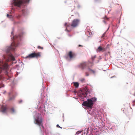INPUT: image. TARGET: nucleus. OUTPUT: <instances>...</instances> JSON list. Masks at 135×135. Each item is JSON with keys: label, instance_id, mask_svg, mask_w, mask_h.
Segmentation results:
<instances>
[{"label": "nucleus", "instance_id": "obj_2", "mask_svg": "<svg viewBox=\"0 0 135 135\" xmlns=\"http://www.w3.org/2000/svg\"><path fill=\"white\" fill-rule=\"evenodd\" d=\"M97 99L94 97L90 99H88L87 101L84 102L82 104V105L91 108L92 107L93 104V102L96 101Z\"/></svg>", "mask_w": 135, "mask_h": 135}, {"label": "nucleus", "instance_id": "obj_23", "mask_svg": "<svg viewBox=\"0 0 135 135\" xmlns=\"http://www.w3.org/2000/svg\"><path fill=\"white\" fill-rule=\"evenodd\" d=\"M56 126L57 127H58V128H62L58 124H57V125H56Z\"/></svg>", "mask_w": 135, "mask_h": 135}, {"label": "nucleus", "instance_id": "obj_16", "mask_svg": "<svg viewBox=\"0 0 135 135\" xmlns=\"http://www.w3.org/2000/svg\"><path fill=\"white\" fill-rule=\"evenodd\" d=\"M74 86H75V88H77L79 86V84L78 82H74Z\"/></svg>", "mask_w": 135, "mask_h": 135}, {"label": "nucleus", "instance_id": "obj_27", "mask_svg": "<svg viewBox=\"0 0 135 135\" xmlns=\"http://www.w3.org/2000/svg\"><path fill=\"white\" fill-rule=\"evenodd\" d=\"M22 102V100H20L19 101V103H21V102Z\"/></svg>", "mask_w": 135, "mask_h": 135}, {"label": "nucleus", "instance_id": "obj_21", "mask_svg": "<svg viewBox=\"0 0 135 135\" xmlns=\"http://www.w3.org/2000/svg\"><path fill=\"white\" fill-rule=\"evenodd\" d=\"M105 33H104L103 35L102 36V38H104V37L105 35Z\"/></svg>", "mask_w": 135, "mask_h": 135}, {"label": "nucleus", "instance_id": "obj_13", "mask_svg": "<svg viewBox=\"0 0 135 135\" xmlns=\"http://www.w3.org/2000/svg\"><path fill=\"white\" fill-rule=\"evenodd\" d=\"M82 131H78L75 134V135H83Z\"/></svg>", "mask_w": 135, "mask_h": 135}, {"label": "nucleus", "instance_id": "obj_14", "mask_svg": "<svg viewBox=\"0 0 135 135\" xmlns=\"http://www.w3.org/2000/svg\"><path fill=\"white\" fill-rule=\"evenodd\" d=\"M88 70L91 73H92L94 74H95V71L94 70L90 69L89 67L88 68Z\"/></svg>", "mask_w": 135, "mask_h": 135}, {"label": "nucleus", "instance_id": "obj_30", "mask_svg": "<svg viewBox=\"0 0 135 135\" xmlns=\"http://www.w3.org/2000/svg\"><path fill=\"white\" fill-rule=\"evenodd\" d=\"M103 22L105 23H106V22L105 20H103Z\"/></svg>", "mask_w": 135, "mask_h": 135}, {"label": "nucleus", "instance_id": "obj_8", "mask_svg": "<svg viewBox=\"0 0 135 135\" xmlns=\"http://www.w3.org/2000/svg\"><path fill=\"white\" fill-rule=\"evenodd\" d=\"M8 95L9 97V100H11L15 98V97L17 95V94L16 93L14 94L12 92H11L8 93Z\"/></svg>", "mask_w": 135, "mask_h": 135}, {"label": "nucleus", "instance_id": "obj_26", "mask_svg": "<svg viewBox=\"0 0 135 135\" xmlns=\"http://www.w3.org/2000/svg\"><path fill=\"white\" fill-rule=\"evenodd\" d=\"M78 46L79 47H82L83 46L81 45H78Z\"/></svg>", "mask_w": 135, "mask_h": 135}, {"label": "nucleus", "instance_id": "obj_33", "mask_svg": "<svg viewBox=\"0 0 135 135\" xmlns=\"http://www.w3.org/2000/svg\"><path fill=\"white\" fill-rule=\"evenodd\" d=\"M95 56L94 57V58H95Z\"/></svg>", "mask_w": 135, "mask_h": 135}, {"label": "nucleus", "instance_id": "obj_34", "mask_svg": "<svg viewBox=\"0 0 135 135\" xmlns=\"http://www.w3.org/2000/svg\"><path fill=\"white\" fill-rule=\"evenodd\" d=\"M73 15H72L71 16H73Z\"/></svg>", "mask_w": 135, "mask_h": 135}, {"label": "nucleus", "instance_id": "obj_15", "mask_svg": "<svg viewBox=\"0 0 135 135\" xmlns=\"http://www.w3.org/2000/svg\"><path fill=\"white\" fill-rule=\"evenodd\" d=\"M10 112L11 113H13L15 112V110L14 108L12 107L10 109Z\"/></svg>", "mask_w": 135, "mask_h": 135}, {"label": "nucleus", "instance_id": "obj_11", "mask_svg": "<svg viewBox=\"0 0 135 135\" xmlns=\"http://www.w3.org/2000/svg\"><path fill=\"white\" fill-rule=\"evenodd\" d=\"M105 50V49L102 48L101 46H99L97 50V52H103Z\"/></svg>", "mask_w": 135, "mask_h": 135}, {"label": "nucleus", "instance_id": "obj_22", "mask_svg": "<svg viewBox=\"0 0 135 135\" xmlns=\"http://www.w3.org/2000/svg\"><path fill=\"white\" fill-rule=\"evenodd\" d=\"M85 75L86 76H88L89 75V74L87 72H86L85 73Z\"/></svg>", "mask_w": 135, "mask_h": 135}, {"label": "nucleus", "instance_id": "obj_32", "mask_svg": "<svg viewBox=\"0 0 135 135\" xmlns=\"http://www.w3.org/2000/svg\"><path fill=\"white\" fill-rule=\"evenodd\" d=\"M93 57H92V59L93 60Z\"/></svg>", "mask_w": 135, "mask_h": 135}, {"label": "nucleus", "instance_id": "obj_24", "mask_svg": "<svg viewBox=\"0 0 135 135\" xmlns=\"http://www.w3.org/2000/svg\"><path fill=\"white\" fill-rule=\"evenodd\" d=\"M87 93L86 92H85V94H84V96L85 97H86V96H87Z\"/></svg>", "mask_w": 135, "mask_h": 135}, {"label": "nucleus", "instance_id": "obj_12", "mask_svg": "<svg viewBox=\"0 0 135 135\" xmlns=\"http://www.w3.org/2000/svg\"><path fill=\"white\" fill-rule=\"evenodd\" d=\"M64 26L66 27V29L65 30V31H66L67 32H69L71 31V30H69L68 29V27H69L70 25L67 23H65L64 24Z\"/></svg>", "mask_w": 135, "mask_h": 135}, {"label": "nucleus", "instance_id": "obj_19", "mask_svg": "<svg viewBox=\"0 0 135 135\" xmlns=\"http://www.w3.org/2000/svg\"><path fill=\"white\" fill-rule=\"evenodd\" d=\"M20 37V36H15L13 37V38L15 39L16 38H17L18 37Z\"/></svg>", "mask_w": 135, "mask_h": 135}, {"label": "nucleus", "instance_id": "obj_20", "mask_svg": "<svg viewBox=\"0 0 135 135\" xmlns=\"http://www.w3.org/2000/svg\"><path fill=\"white\" fill-rule=\"evenodd\" d=\"M21 17V15H18V16H17V18H20Z\"/></svg>", "mask_w": 135, "mask_h": 135}, {"label": "nucleus", "instance_id": "obj_29", "mask_svg": "<svg viewBox=\"0 0 135 135\" xmlns=\"http://www.w3.org/2000/svg\"><path fill=\"white\" fill-rule=\"evenodd\" d=\"M9 16L8 14H7V17H8Z\"/></svg>", "mask_w": 135, "mask_h": 135}, {"label": "nucleus", "instance_id": "obj_7", "mask_svg": "<svg viewBox=\"0 0 135 135\" xmlns=\"http://www.w3.org/2000/svg\"><path fill=\"white\" fill-rule=\"evenodd\" d=\"M40 56V52L36 53L34 52L28 55V56H27L26 58H33L34 57H37Z\"/></svg>", "mask_w": 135, "mask_h": 135}, {"label": "nucleus", "instance_id": "obj_25", "mask_svg": "<svg viewBox=\"0 0 135 135\" xmlns=\"http://www.w3.org/2000/svg\"><path fill=\"white\" fill-rule=\"evenodd\" d=\"M84 78L82 79H81V81H83L84 80Z\"/></svg>", "mask_w": 135, "mask_h": 135}, {"label": "nucleus", "instance_id": "obj_4", "mask_svg": "<svg viewBox=\"0 0 135 135\" xmlns=\"http://www.w3.org/2000/svg\"><path fill=\"white\" fill-rule=\"evenodd\" d=\"M34 123L35 124H37L40 127L41 126L42 127H43L42 120L41 115L39 114L36 118L35 119Z\"/></svg>", "mask_w": 135, "mask_h": 135}, {"label": "nucleus", "instance_id": "obj_10", "mask_svg": "<svg viewBox=\"0 0 135 135\" xmlns=\"http://www.w3.org/2000/svg\"><path fill=\"white\" fill-rule=\"evenodd\" d=\"M68 56L70 59L73 58L76 56V54L74 53L72 51H70L69 52Z\"/></svg>", "mask_w": 135, "mask_h": 135}, {"label": "nucleus", "instance_id": "obj_28", "mask_svg": "<svg viewBox=\"0 0 135 135\" xmlns=\"http://www.w3.org/2000/svg\"><path fill=\"white\" fill-rule=\"evenodd\" d=\"M115 77V76H112V77H111V78H114V77Z\"/></svg>", "mask_w": 135, "mask_h": 135}, {"label": "nucleus", "instance_id": "obj_31", "mask_svg": "<svg viewBox=\"0 0 135 135\" xmlns=\"http://www.w3.org/2000/svg\"><path fill=\"white\" fill-rule=\"evenodd\" d=\"M133 103H135V100H134V101H133Z\"/></svg>", "mask_w": 135, "mask_h": 135}, {"label": "nucleus", "instance_id": "obj_3", "mask_svg": "<svg viewBox=\"0 0 135 135\" xmlns=\"http://www.w3.org/2000/svg\"><path fill=\"white\" fill-rule=\"evenodd\" d=\"M29 1V0H13V2L15 6L20 7L22 4L28 3Z\"/></svg>", "mask_w": 135, "mask_h": 135}, {"label": "nucleus", "instance_id": "obj_6", "mask_svg": "<svg viewBox=\"0 0 135 135\" xmlns=\"http://www.w3.org/2000/svg\"><path fill=\"white\" fill-rule=\"evenodd\" d=\"M80 22V20L78 19H74L71 23V26L72 28H75L77 27Z\"/></svg>", "mask_w": 135, "mask_h": 135}, {"label": "nucleus", "instance_id": "obj_1", "mask_svg": "<svg viewBox=\"0 0 135 135\" xmlns=\"http://www.w3.org/2000/svg\"><path fill=\"white\" fill-rule=\"evenodd\" d=\"M18 46V44H16L15 41L13 42L11 46L8 47L6 51L7 55H4L3 56V58L4 59H6V62L4 63V61H0V74L1 73L2 70H7L8 68V65L7 62L9 61L10 60L14 61L15 60L14 57L13 56L12 54L10 52V51L11 50L13 51L15 49V48ZM1 79L0 76V80ZM4 85L2 83L0 84V88L3 87Z\"/></svg>", "mask_w": 135, "mask_h": 135}, {"label": "nucleus", "instance_id": "obj_18", "mask_svg": "<svg viewBox=\"0 0 135 135\" xmlns=\"http://www.w3.org/2000/svg\"><path fill=\"white\" fill-rule=\"evenodd\" d=\"M37 48L38 49H40L42 50L43 49V47H41L40 46H38Z\"/></svg>", "mask_w": 135, "mask_h": 135}, {"label": "nucleus", "instance_id": "obj_9", "mask_svg": "<svg viewBox=\"0 0 135 135\" xmlns=\"http://www.w3.org/2000/svg\"><path fill=\"white\" fill-rule=\"evenodd\" d=\"M7 108L6 105H2L1 108V112L3 113H7Z\"/></svg>", "mask_w": 135, "mask_h": 135}, {"label": "nucleus", "instance_id": "obj_17", "mask_svg": "<svg viewBox=\"0 0 135 135\" xmlns=\"http://www.w3.org/2000/svg\"><path fill=\"white\" fill-rule=\"evenodd\" d=\"M132 114V112H126V114L127 116H129V115L131 114Z\"/></svg>", "mask_w": 135, "mask_h": 135}, {"label": "nucleus", "instance_id": "obj_5", "mask_svg": "<svg viewBox=\"0 0 135 135\" xmlns=\"http://www.w3.org/2000/svg\"><path fill=\"white\" fill-rule=\"evenodd\" d=\"M90 66H92L93 65V62H89L88 63L86 62H83L80 63L79 65V66L82 69H85L86 67L88 66V65H89Z\"/></svg>", "mask_w": 135, "mask_h": 135}]
</instances>
